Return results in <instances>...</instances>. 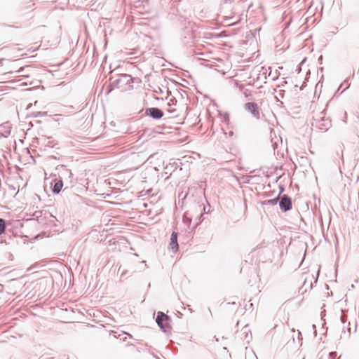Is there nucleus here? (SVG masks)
<instances>
[{"label":"nucleus","instance_id":"nucleus-1","mask_svg":"<svg viewBox=\"0 0 359 359\" xmlns=\"http://www.w3.org/2000/svg\"><path fill=\"white\" fill-rule=\"evenodd\" d=\"M156 323L158 325L161 327V329L163 332H168L169 331L170 326V318L168 316L165 315L163 312H158L157 316L156 319Z\"/></svg>","mask_w":359,"mask_h":359},{"label":"nucleus","instance_id":"nucleus-2","mask_svg":"<svg viewBox=\"0 0 359 359\" xmlns=\"http://www.w3.org/2000/svg\"><path fill=\"white\" fill-rule=\"evenodd\" d=\"M244 109L255 119L259 120L260 118V111L257 103L247 102L244 105Z\"/></svg>","mask_w":359,"mask_h":359},{"label":"nucleus","instance_id":"nucleus-3","mask_svg":"<svg viewBox=\"0 0 359 359\" xmlns=\"http://www.w3.org/2000/svg\"><path fill=\"white\" fill-rule=\"evenodd\" d=\"M165 109L171 114L177 115L178 107L177 101L175 97L172 96L168 97V102L165 106Z\"/></svg>","mask_w":359,"mask_h":359},{"label":"nucleus","instance_id":"nucleus-4","mask_svg":"<svg viewBox=\"0 0 359 359\" xmlns=\"http://www.w3.org/2000/svg\"><path fill=\"white\" fill-rule=\"evenodd\" d=\"M279 205L281 210H283V211H287L290 210L292 208L291 200L289 198L284 196L280 200Z\"/></svg>","mask_w":359,"mask_h":359},{"label":"nucleus","instance_id":"nucleus-5","mask_svg":"<svg viewBox=\"0 0 359 359\" xmlns=\"http://www.w3.org/2000/svg\"><path fill=\"white\" fill-rule=\"evenodd\" d=\"M170 247L174 252L178 250L177 234L175 232H172L171 234Z\"/></svg>","mask_w":359,"mask_h":359},{"label":"nucleus","instance_id":"nucleus-6","mask_svg":"<svg viewBox=\"0 0 359 359\" xmlns=\"http://www.w3.org/2000/svg\"><path fill=\"white\" fill-rule=\"evenodd\" d=\"M149 115L154 118H160L163 116V111L158 108L149 109Z\"/></svg>","mask_w":359,"mask_h":359},{"label":"nucleus","instance_id":"nucleus-7","mask_svg":"<svg viewBox=\"0 0 359 359\" xmlns=\"http://www.w3.org/2000/svg\"><path fill=\"white\" fill-rule=\"evenodd\" d=\"M63 183L61 180L56 182L53 188V192L55 194H59L62 188Z\"/></svg>","mask_w":359,"mask_h":359},{"label":"nucleus","instance_id":"nucleus-8","mask_svg":"<svg viewBox=\"0 0 359 359\" xmlns=\"http://www.w3.org/2000/svg\"><path fill=\"white\" fill-rule=\"evenodd\" d=\"M279 198L278 197H276L273 199H270V200H266V201H264L263 202V204L264 205H276L277 204Z\"/></svg>","mask_w":359,"mask_h":359},{"label":"nucleus","instance_id":"nucleus-9","mask_svg":"<svg viewBox=\"0 0 359 359\" xmlns=\"http://www.w3.org/2000/svg\"><path fill=\"white\" fill-rule=\"evenodd\" d=\"M5 221L3 219H0V234L5 231Z\"/></svg>","mask_w":359,"mask_h":359},{"label":"nucleus","instance_id":"nucleus-10","mask_svg":"<svg viewBox=\"0 0 359 359\" xmlns=\"http://www.w3.org/2000/svg\"><path fill=\"white\" fill-rule=\"evenodd\" d=\"M336 356H337L336 352L330 353V355H329L330 359H334L336 358Z\"/></svg>","mask_w":359,"mask_h":359},{"label":"nucleus","instance_id":"nucleus-11","mask_svg":"<svg viewBox=\"0 0 359 359\" xmlns=\"http://www.w3.org/2000/svg\"><path fill=\"white\" fill-rule=\"evenodd\" d=\"M325 126V128H320V129H321V130H327V128H328V126H329V123H327V124H326Z\"/></svg>","mask_w":359,"mask_h":359}]
</instances>
